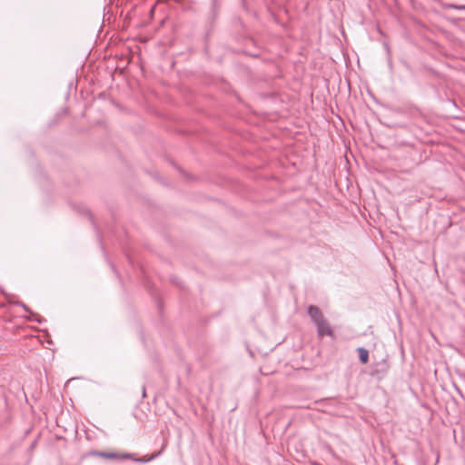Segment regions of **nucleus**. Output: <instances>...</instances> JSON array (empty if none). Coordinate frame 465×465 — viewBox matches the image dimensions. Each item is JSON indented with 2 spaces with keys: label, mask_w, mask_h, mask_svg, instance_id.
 Here are the masks:
<instances>
[{
  "label": "nucleus",
  "mask_w": 465,
  "mask_h": 465,
  "mask_svg": "<svg viewBox=\"0 0 465 465\" xmlns=\"http://www.w3.org/2000/svg\"><path fill=\"white\" fill-rule=\"evenodd\" d=\"M307 313L314 326L325 321L322 312L315 305H309L307 307Z\"/></svg>",
  "instance_id": "nucleus-1"
},
{
  "label": "nucleus",
  "mask_w": 465,
  "mask_h": 465,
  "mask_svg": "<svg viewBox=\"0 0 465 465\" xmlns=\"http://www.w3.org/2000/svg\"><path fill=\"white\" fill-rule=\"evenodd\" d=\"M317 334L320 338H322L323 336H333V331L328 322L325 320L324 322L315 325Z\"/></svg>",
  "instance_id": "nucleus-2"
},
{
  "label": "nucleus",
  "mask_w": 465,
  "mask_h": 465,
  "mask_svg": "<svg viewBox=\"0 0 465 465\" xmlns=\"http://www.w3.org/2000/svg\"><path fill=\"white\" fill-rule=\"evenodd\" d=\"M94 455L104 459H131V454L129 453L120 455L115 452L94 451Z\"/></svg>",
  "instance_id": "nucleus-3"
},
{
  "label": "nucleus",
  "mask_w": 465,
  "mask_h": 465,
  "mask_svg": "<svg viewBox=\"0 0 465 465\" xmlns=\"http://www.w3.org/2000/svg\"><path fill=\"white\" fill-rule=\"evenodd\" d=\"M210 17L211 19H215L218 16L220 10V2L219 0H211L210 6Z\"/></svg>",
  "instance_id": "nucleus-4"
},
{
  "label": "nucleus",
  "mask_w": 465,
  "mask_h": 465,
  "mask_svg": "<svg viewBox=\"0 0 465 465\" xmlns=\"http://www.w3.org/2000/svg\"><path fill=\"white\" fill-rule=\"evenodd\" d=\"M358 353H359V359L361 361V363L365 364L368 362L369 361V351L368 350H366L365 348H359L358 349Z\"/></svg>",
  "instance_id": "nucleus-5"
},
{
  "label": "nucleus",
  "mask_w": 465,
  "mask_h": 465,
  "mask_svg": "<svg viewBox=\"0 0 465 465\" xmlns=\"http://www.w3.org/2000/svg\"><path fill=\"white\" fill-rule=\"evenodd\" d=\"M450 9H455V10H465V5H456V4H449L446 6Z\"/></svg>",
  "instance_id": "nucleus-6"
},
{
  "label": "nucleus",
  "mask_w": 465,
  "mask_h": 465,
  "mask_svg": "<svg viewBox=\"0 0 465 465\" xmlns=\"http://www.w3.org/2000/svg\"><path fill=\"white\" fill-rule=\"evenodd\" d=\"M158 456V453L157 454H153L150 459L148 460H145L143 458H140V459H134L135 461L137 462H147V461H150V460H153L155 457Z\"/></svg>",
  "instance_id": "nucleus-7"
},
{
  "label": "nucleus",
  "mask_w": 465,
  "mask_h": 465,
  "mask_svg": "<svg viewBox=\"0 0 465 465\" xmlns=\"http://www.w3.org/2000/svg\"><path fill=\"white\" fill-rule=\"evenodd\" d=\"M16 304L21 306L25 312H30L28 307L25 304H24L22 302H17Z\"/></svg>",
  "instance_id": "nucleus-8"
},
{
  "label": "nucleus",
  "mask_w": 465,
  "mask_h": 465,
  "mask_svg": "<svg viewBox=\"0 0 465 465\" xmlns=\"http://www.w3.org/2000/svg\"><path fill=\"white\" fill-rule=\"evenodd\" d=\"M142 394H143V397H145V388L144 387H143Z\"/></svg>",
  "instance_id": "nucleus-9"
}]
</instances>
